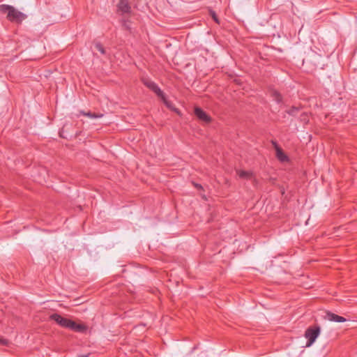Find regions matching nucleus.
<instances>
[{
	"instance_id": "1",
	"label": "nucleus",
	"mask_w": 357,
	"mask_h": 357,
	"mask_svg": "<svg viewBox=\"0 0 357 357\" xmlns=\"http://www.w3.org/2000/svg\"><path fill=\"white\" fill-rule=\"evenodd\" d=\"M321 328L319 326L313 327H309L305 333V337L307 339L306 344L307 347H310L316 340L317 337L319 335Z\"/></svg>"
},
{
	"instance_id": "2",
	"label": "nucleus",
	"mask_w": 357,
	"mask_h": 357,
	"mask_svg": "<svg viewBox=\"0 0 357 357\" xmlns=\"http://www.w3.org/2000/svg\"><path fill=\"white\" fill-rule=\"evenodd\" d=\"M142 82L147 88L154 92L159 98L163 100L165 103H166L165 96L156 83L147 78L142 79Z\"/></svg>"
},
{
	"instance_id": "3",
	"label": "nucleus",
	"mask_w": 357,
	"mask_h": 357,
	"mask_svg": "<svg viewBox=\"0 0 357 357\" xmlns=\"http://www.w3.org/2000/svg\"><path fill=\"white\" fill-rule=\"evenodd\" d=\"M6 17L8 20L11 22L20 24L26 19V15L15 9L13 6H11L10 10L8 13V16H6Z\"/></svg>"
},
{
	"instance_id": "4",
	"label": "nucleus",
	"mask_w": 357,
	"mask_h": 357,
	"mask_svg": "<svg viewBox=\"0 0 357 357\" xmlns=\"http://www.w3.org/2000/svg\"><path fill=\"white\" fill-rule=\"evenodd\" d=\"M50 319L54 321L56 324L63 328H68L70 319L61 317L60 314L54 313L50 315Z\"/></svg>"
},
{
	"instance_id": "5",
	"label": "nucleus",
	"mask_w": 357,
	"mask_h": 357,
	"mask_svg": "<svg viewBox=\"0 0 357 357\" xmlns=\"http://www.w3.org/2000/svg\"><path fill=\"white\" fill-rule=\"evenodd\" d=\"M272 144L275 149V154L277 158L280 162H287L288 161V157L287 155L284 153L282 149L278 145L276 142L272 141Z\"/></svg>"
},
{
	"instance_id": "6",
	"label": "nucleus",
	"mask_w": 357,
	"mask_h": 357,
	"mask_svg": "<svg viewBox=\"0 0 357 357\" xmlns=\"http://www.w3.org/2000/svg\"><path fill=\"white\" fill-rule=\"evenodd\" d=\"M324 319H327L330 321L338 322V323H342V322H344L347 321V319L344 317L339 316V315H337L335 313H333L331 312H329V311L326 312Z\"/></svg>"
},
{
	"instance_id": "7",
	"label": "nucleus",
	"mask_w": 357,
	"mask_h": 357,
	"mask_svg": "<svg viewBox=\"0 0 357 357\" xmlns=\"http://www.w3.org/2000/svg\"><path fill=\"white\" fill-rule=\"evenodd\" d=\"M68 328L75 332L84 333L86 331L87 327L82 324H78L74 321L70 320Z\"/></svg>"
},
{
	"instance_id": "8",
	"label": "nucleus",
	"mask_w": 357,
	"mask_h": 357,
	"mask_svg": "<svg viewBox=\"0 0 357 357\" xmlns=\"http://www.w3.org/2000/svg\"><path fill=\"white\" fill-rule=\"evenodd\" d=\"M195 114L199 120L205 123H209L211 121V118L199 107H196L195 109Z\"/></svg>"
},
{
	"instance_id": "9",
	"label": "nucleus",
	"mask_w": 357,
	"mask_h": 357,
	"mask_svg": "<svg viewBox=\"0 0 357 357\" xmlns=\"http://www.w3.org/2000/svg\"><path fill=\"white\" fill-rule=\"evenodd\" d=\"M118 10L123 13H128L130 10V6L128 0H121L118 4Z\"/></svg>"
},
{
	"instance_id": "10",
	"label": "nucleus",
	"mask_w": 357,
	"mask_h": 357,
	"mask_svg": "<svg viewBox=\"0 0 357 357\" xmlns=\"http://www.w3.org/2000/svg\"><path fill=\"white\" fill-rule=\"evenodd\" d=\"M80 114L84 115V116H88L89 118H91V119H96V118H100V117H102V114H96V113H92V112H80Z\"/></svg>"
},
{
	"instance_id": "11",
	"label": "nucleus",
	"mask_w": 357,
	"mask_h": 357,
	"mask_svg": "<svg viewBox=\"0 0 357 357\" xmlns=\"http://www.w3.org/2000/svg\"><path fill=\"white\" fill-rule=\"evenodd\" d=\"M12 6L9 5H0V13L3 14H6V16H8V13L10 10Z\"/></svg>"
},
{
	"instance_id": "12",
	"label": "nucleus",
	"mask_w": 357,
	"mask_h": 357,
	"mask_svg": "<svg viewBox=\"0 0 357 357\" xmlns=\"http://www.w3.org/2000/svg\"><path fill=\"white\" fill-rule=\"evenodd\" d=\"M272 97L277 103H280L282 102V96L278 92L273 91Z\"/></svg>"
},
{
	"instance_id": "13",
	"label": "nucleus",
	"mask_w": 357,
	"mask_h": 357,
	"mask_svg": "<svg viewBox=\"0 0 357 357\" xmlns=\"http://www.w3.org/2000/svg\"><path fill=\"white\" fill-rule=\"evenodd\" d=\"M95 48L99 51L102 54H105V50L103 46L100 43H96L95 44Z\"/></svg>"
},
{
	"instance_id": "14",
	"label": "nucleus",
	"mask_w": 357,
	"mask_h": 357,
	"mask_svg": "<svg viewBox=\"0 0 357 357\" xmlns=\"http://www.w3.org/2000/svg\"><path fill=\"white\" fill-rule=\"evenodd\" d=\"M8 343V341L6 339H5V338H3L2 337H0V344H2V345H7Z\"/></svg>"
},
{
	"instance_id": "15",
	"label": "nucleus",
	"mask_w": 357,
	"mask_h": 357,
	"mask_svg": "<svg viewBox=\"0 0 357 357\" xmlns=\"http://www.w3.org/2000/svg\"><path fill=\"white\" fill-rule=\"evenodd\" d=\"M211 16L213 17V19L217 22V23H219V21H218V19L217 17V15L215 13V12H211Z\"/></svg>"
},
{
	"instance_id": "16",
	"label": "nucleus",
	"mask_w": 357,
	"mask_h": 357,
	"mask_svg": "<svg viewBox=\"0 0 357 357\" xmlns=\"http://www.w3.org/2000/svg\"><path fill=\"white\" fill-rule=\"evenodd\" d=\"M298 109L296 108H292L289 112V114H294L295 112L297 111Z\"/></svg>"
},
{
	"instance_id": "17",
	"label": "nucleus",
	"mask_w": 357,
	"mask_h": 357,
	"mask_svg": "<svg viewBox=\"0 0 357 357\" xmlns=\"http://www.w3.org/2000/svg\"><path fill=\"white\" fill-rule=\"evenodd\" d=\"M194 185L195 188H197V189H202V187L200 184H198V183H194Z\"/></svg>"
},
{
	"instance_id": "18",
	"label": "nucleus",
	"mask_w": 357,
	"mask_h": 357,
	"mask_svg": "<svg viewBox=\"0 0 357 357\" xmlns=\"http://www.w3.org/2000/svg\"><path fill=\"white\" fill-rule=\"evenodd\" d=\"M239 175L241 177H243L244 176H245V172L241 171Z\"/></svg>"
},
{
	"instance_id": "19",
	"label": "nucleus",
	"mask_w": 357,
	"mask_h": 357,
	"mask_svg": "<svg viewBox=\"0 0 357 357\" xmlns=\"http://www.w3.org/2000/svg\"><path fill=\"white\" fill-rule=\"evenodd\" d=\"M124 26H126L127 29H129L128 24H126V23H124Z\"/></svg>"
},
{
	"instance_id": "20",
	"label": "nucleus",
	"mask_w": 357,
	"mask_h": 357,
	"mask_svg": "<svg viewBox=\"0 0 357 357\" xmlns=\"http://www.w3.org/2000/svg\"><path fill=\"white\" fill-rule=\"evenodd\" d=\"M124 26H126L127 29H129L128 24H126V23H124Z\"/></svg>"
},
{
	"instance_id": "21",
	"label": "nucleus",
	"mask_w": 357,
	"mask_h": 357,
	"mask_svg": "<svg viewBox=\"0 0 357 357\" xmlns=\"http://www.w3.org/2000/svg\"><path fill=\"white\" fill-rule=\"evenodd\" d=\"M246 175H247V178H248V176H249V173H248V171H247Z\"/></svg>"
}]
</instances>
